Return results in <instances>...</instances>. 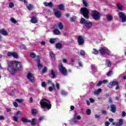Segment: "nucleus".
<instances>
[{"instance_id":"de8ad7c7","label":"nucleus","mask_w":126,"mask_h":126,"mask_svg":"<svg viewBox=\"0 0 126 126\" xmlns=\"http://www.w3.org/2000/svg\"><path fill=\"white\" fill-rule=\"evenodd\" d=\"M9 6L10 8H12V7H14V3L13 2H10L9 4Z\"/></svg>"},{"instance_id":"5701e85b","label":"nucleus","mask_w":126,"mask_h":126,"mask_svg":"<svg viewBox=\"0 0 126 126\" xmlns=\"http://www.w3.org/2000/svg\"><path fill=\"white\" fill-rule=\"evenodd\" d=\"M22 121L23 123H31V120H28L26 118H23L22 119Z\"/></svg>"},{"instance_id":"9b49d317","label":"nucleus","mask_w":126,"mask_h":126,"mask_svg":"<svg viewBox=\"0 0 126 126\" xmlns=\"http://www.w3.org/2000/svg\"><path fill=\"white\" fill-rule=\"evenodd\" d=\"M44 6H49V7H53V2H43Z\"/></svg>"},{"instance_id":"c03bdc74","label":"nucleus","mask_w":126,"mask_h":126,"mask_svg":"<svg viewBox=\"0 0 126 126\" xmlns=\"http://www.w3.org/2000/svg\"><path fill=\"white\" fill-rule=\"evenodd\" d=\"M16 116H17L18 118H20L21 117V111H19L17 112Z\"/></svg>"},{"instance_id":"6e6d98bb","label":"nucleus","mask_w":126,"mask_h":126,"mask_svg":"<svg viewBox=\"0 0 126 126\" xmlns=\"http://www.w3.org/2000/svg\"><path fill=\"white\" fill-rule=\"evenodd\" d=\"M101 114L103 115H107V111H106V110H101Z\"/></svg>"},{"instance_id":"aec40b11","label":"nucleus","mask_w":126,"mask_h":126,"mask_svg":"<svg viewBox=\"0 0 126 126\" xmlns=\"http://www.w3.org/2000/svg\"><path fill=\"white\" fill-rule=\"evenodd\" d=\"M101 92H102V89H98L97 90V91H95L94 92V94L95 95H99V93H101Z\"/></svg>"},{"instance_id":"69168bd1","label":"nucleus","mask_w":126,"mask_h":126,"mask_svg":"<svg viewBox=\"0 0 126 126\" xmlns=\"http://www.w3.org/2000/svg\"><path fill=\"white\" fill-rule=\"evenodd\" d=\"M37 112V110H36V109H32V114H36V113Z\"/></svg>"},{"instance_id":"dca6fc26","label":"nucleus","mask_w":126,"mask_h":126,"mask_svg":"<svg viewBox=\"0 0 126 126\" xmlns=\"http://www.w3.org/2000/svg\"><path fill=\"white\" fill-rule=\"evenodd\" d=\"M106 65H107V67H111L112 66V62L111 61L109 60H106Z\"/></svg>"},{"instance_id":"49530a36","label":"nucleus","mask_w":126,"mask_h":126,"mask_svg":"<svg viewBox=\"0 0 126 126\" xmlns=\"http://www.w3.org/2000/svg\"><path fill=\"white\" fill-rule=\"evenodd\" d=\"M16 102H18V103H22L23 102V99H16L15 100Z\"/></svg>"},{"instance_id":"4c0bfd02","label":"nucleus","mask_w":126,"mask_h":126,"mask_svg":"<svg viewBox=\"0 0 126 126\" xmlns=\"http://www.w3.org/2000/svg\"><path fill=\"white\" fill-rule=\"evenodd\" d=\"M48 70V68L47 67L45 66L44 68L42 70V73H46L47 72V70Z\"/></svg>"},{"instance_id":"09e8293b","label":"nucleus","mask_w":126,"mask_h":126,"mask_svg":"<svg viewBox=\"0 0 126 126\" xmlns=\"http://www.w3.org/2000/svg\"><path fill=\"white\" fill-rule=\"evenodd\" d=\"M87 115H91V110L90 109H88L86 111Z\"/></svg>"},{"instance_id":"bb28decb","label":"nucleus","mask_w":126,"mask_h":126,"mask_svg":"<svg viewBox=\"0 0 126 126\" xmlns=\"http://www.w3.org/2000/svg\"><path fill=\"white\" fill-rule=\"evenodd\" d=\"M107 20L109 21H111V20H113V16L111 15V14H108L106 16Z\"/></svg>"},{"instance_id":"b1692460","label":"nucleus","mask_w":126,"mask_h":126,"mask_svg":"<svg viewBox=\"0 0 126 126\" xmlns=\"http://www.w3.org/2000/svg\"><path fill=\"white\" fill-rule=\"evenodd\" d=\"M50 77H51V78H55V72H54V70H51V73L50 74Z\"/></svg>"},{"instance_id":"a19ab883","label":"nucleus","mask_w":126,"mask_h":126,"mask_svg":"<svg viewBox=\"0 0 126 126\" xmlns=\"http://www.w3.org/2000/svg\"><path fill=\"white\" fill-rule=\"evenodd\" d=\"M70 20L71 22H75V20H76V17L75 16L72 17L70 18Z\"/></svg>"},{"instance_id":"72a5a7b5","label":"nucleus","mask_w":126,"mask_h":126,"mask_svg":"<svg viewBox=\"0 0 126 126\" xmlns=\"http://www.w3.org/2000/svg\"><path fill=\"white\" fill-rule=\"evenodd\" d=\"M10 21L12 22V23H14V24H16V23H17V21H16V20L13 18L10 19Z\"/></svg>"},{"instance_id":"cd10ccee","label":"nucleus","mask_w":126,"mask_h":126,"mask_svg":"<svg viewBox=\"0 0 126 126\" xmlns=\"http://www.w3.org/2000/svg\"><path fill=\"white\" fill-rule=\"evenodd\" d=\"M31 22H32V23H34V24L37 23V19L36 18H32L31 19Z\"/></svg>"},{"instance_id":"37998d69","label":"nucleus","mask_w":126,"mask_h":126,"mask_svg":"<svg viewBox=\"0 0 126 126\" xmlns=\"http://www.w3.org/2000/svg\"><path fill=\"white\" fill-rule=\"evenodd\" d=\"M112 85L113 86H117V85H119V83L117 81H113L112 82Z\"/></svg>"},{"instance_id":"a211bd4d","label":"nucleus","mask_w":126,"mask_h":126,"mask_svg":"<svg viewBox=\"0 0 126 126\" xmlns=\"http://www.w3.org/2000/svg\"><path fill=\"white\" fill-rule=\"evenodd\" d=\"M56 49H62L63 48V45L61 43H57L55 45Z\"/></svg>"},{"instance_id":"c756f323","label":"nucleus","mask_w":126,"mask_h":126,"mask_svg":"<svg viewBox=\"0 0 126 126\" xmlns=\"http://www.w3.org/2000/svg\"><path fill=\"white\" fill-rule=\"evenodd\" d=\"M27 8H28L29 10H32V9L33 8V5L30 4L27 6Z\"/></svg>"},{"instance_id":"6e6552de","label":"nucleus","mask_w":126,"mask_h":126,"mask_svg":"<svg viewBox=\"0 0 126 126\" xmlns=\"http://www.w3.org/2000/svg\"><path fill=\"white\" fill-rule=\"evenodd\" d=\"M27 78L29 79L30 82L34 83L35 82V79L34 78V75L32 73H28L27 75Z\"/></svg>"},{"instance_id":"a18cd8bd","label":"nucleus","mask_w":126,"mask_h":126,"mask_svg":"<svg viewBox=\"0 0 126 126\" xmlns=\"http://www.w3.org/2000/svg\"><path fill=\"white\" fill-rule=\"evenodd\" d=\"M61 94H62V95H63V96H66V95H67V93H66L64 91H61Z\"/></svg>"},{"instance_id":"3c124183","label":"nucleus","mask_w":126,"mask_h":126,"mask_svg":"<svg viewBox=\"0 0 126 126\" xmlns=\"http://www.w3.org/2000/svg\"><path fill=\"white\" fill-rule=\"evenodd\" d=\"M113 83L112 82H110L108 84V86H107V87H108L109 88H112V87H113Z\"/></svg>"},{"instance_id":"f257e3e1","label":"nucleus","mask_w":126,"mask_h":126,"mask_svg":"<svg viewBox=\"0 0 126 126\" xmlns=\"http://www.w3.org/2000/svg\"><path fill=\"white\" fill-rule=\"evenodd\" d=\"M7 69L11 75H13L16 71L21 70L23 68L22 65L19 62L15 61H7Z\"/></svg>"},{"instance_id":"338daca9","label":"nucleus","mask_w":126,"mask_h":126,"mask_svg":"<svg viewBox=\"0 0 126 126\" xmlns=\"http://www.w3.org/2000/svg\"><path fill=\"white\" fill-rule=\"evenodd\" d=\"M110 126V122L106 121L105 123V126Z\"/></svg>"},{"instance_id":"2f4dec72","label":"nucleus","mask_w":126,"mask_h":126,"mask_svg":"<svg viewBox=\"0 0 126 126\" xmlns=\"http://www.w3.org/2000/svg\"><path fill=\"white\" fill-rule=\"evenodd\" d=\"M98 53V50H97L95 48H94L93 49L92 54H94V55H97Z\"/></svg>"},{"instance_id":"ea45409f","label":"nucleus","mask_w":126,"mask_h":126,"mask_svg":"<svg viewBox=\"0 0 126 126\" xmlns=\"http://www.w3.org/2000/svg\"><path fill=\"white\" fill-rule=\"evenodd\" d=\"M83 3L86 7H87L88 6V3H87V1L85 0H83Z\"/></svg>"},{"instance_id":"6ab92c4d","label":"nucleus","mask_w":126,"mask_h":126,"mask_svg":"<svg viewBox=\"0 0 126 126\" xmlns=\"http://www.w3.org/2000/svg\"><path fill=\"white\" fill-rule=\"evenodd\" d=\"M50 55L51 57L52 61H55V60H56V56L55 55V54H54V52H50Z\"/></svg>"},{"instance_id":"423d86ee","label":"nucleus","mask_w":126,"mask_h":126,"mask_svg":"<svg viewBox=\"0 0 126 126\" xmlns=\"http://www.w3.org/2000/svg\"><path fill=\"white\" fill-rule=\"evenodd\" d=\"M118 16H119V18L122 20L123 23L126 22V15L125 13L122 12H119L118 13Z\"/></svg>"},{"instance_id":"c9c22d12","label":"nucleus","mask_w":126,"mask_h":126,"mask_svg":"<svg viewBox=\"0 0 126 126\" xmlns=\"http://www.w3.org/2000/svg\"><path fill=\"white\" fill-rule=\"evenodd\" d=\"M12 57L15 58V59H18V55L16 52H13Z\"/></svg>"},{"instance_id":"ddd939ff","label":"nucleus","mask_w":126,"mask_h":126,"mask_svg":"<svg viewBox=\"0 0 126 126\" xmlns=\"http://www.w3.org/2000/svg\"><path fill=\"white\" fill-rule=\"evenodd\" d=\"M110 111L112 112V113H116V105H114V104H112L110 106Z\"/></svg>"},{"instance_id":"13d9d810","label":"nucleus","mask_w":126,"mask_h":126,"mask_svg":"<svg viewBox=\"0 0 126 126\" xmlns=\"http://www.w3.org/2000/svg\"><path fill=\"white\" fill-rule=\"evenodd\" d=\"M102 84L103 83H102V81H99V83L97 84L96 86L97 87H100V86H101Z\"/></svg>"},{"instance_id":"473e14b6","label":"nucleus","mask_w":126,"mask_h":126,"mask_svg":"<svg viewBox=\"0 0 126 126\" xmlns=\"http://www.w3.org/2000/svg\"><path fill=\"white\" fill-rule=\"evenodd\" d=\"M124 125V120L122 119L119 120V125L118 126H123Z\"/></svg>"},{"instance_id":"f03ea898","label":"nucleus","mask_w":126,"mask_h":126,"mask_svg":"<svg viewBox=\"0 0 126 126\" xmlns=\"http://www.w3.org/2000/svg\"><path fill=\"white\" fill-rule=\"evenodd\" d=\"M41 108L46 109V110H44V112L46 111H49L52 108V104L51 102L49 100L46 99H42L40 100L39 103Z\"/></svg>"},{"instance_id":"20e7f679","label":"nucleus","mask_w":126,"mask_h":126,"mask_svg":"<svg viewBox=\"0 0 126 126\" xmlns=\"http://www.w3.org/2000/svg\"><path fill=\"white\" fill-rule=\"evenodd\" d=\"M58 67L59 71H60L63 75H64V76L67 75V70L66 67L63 65L62 63H61Z\"/></svg>"},{"instance_id":"2eb2a0df","label":"nucleus","mask_w":126,"mask_h":126,"mask_svg":"<svg viewBox=\"0 0 126 126\" xmlns=\"http://www.w3.org/2000/svg\"><path fill=\"white\" fill-rule=\"evenodd\" d=\"M0 33L2 35H4V36H7V35H8L7 32H6V31L4 30L3 29L0 30Z\"/></svg>"},{"instance_id":"7ed1b4c3","label":"nucleus","mask_w":126,"mask_h":126,"mask_svg":"<svg viewBox=\"0 0 126 126\" xmlns=\"http://www.w3.org/2000/svg\"><path fill=\"white\" fill-rule=\"evenodd\" d=\"M80 12L83 16L86 19H89V10L86 7H82L80 9Z\"/></svg>"},{"instance_id":"4be33fe9","label":"nucleus","mask_w":126,"mask_h":126,"mask_svg":"<svg viewBox=\"0 0 126 126\" xmlns=\"http://www.w3.org/2000/svg\"><path fill=\"white\" fill-rule=\"evenodd\" d=\"M87 20H85V19L82 18L80 20V24H84V25H85L86 24V23L87 22Z\"/></svg>"},{"instance_id":"1a4fd4ad","label":"nucleus","mask_w":126,"mask_h":126,"mask_svg":"<svg viewBox=\"0 0 126 126\" xmlns=\"http://www.w3.org/2000/svg\"><path fill=\"white\" fill-rule=\"evenodd\" d=\"M99 52L101 55H105L106 54V52H108V48L100 47Z\"/></svg>"},{"instance_id":"8fccbe9b","label":"nucleus","mask_w":126,"mask_h":126,"mask_svg":"<svg viewBox=\"0 0 126 126\" xmlns=\"http://www.w3.org/2000/svg\"><path fill=\"white\" fill-rule=\"evenodd\" d=\"M80 54L81 56H85V52L84 51V50H81Z\"/></svg>"},{"instance_id":"0eeeda50","label":"nucleus","mask_w":126,"mask_h":126,"mask_svg":"<svg viewBox=\"0 0 126 126\" xmlns=\"http://www.w3.org/2000/svg\"><path fill=\"white\" fill-rule=\"evenodd\" d=\"M77 41H78V44L79 46H81V45H83V44H84V42H85L84 37L82 35L78 36Z\"/></svg>"},{"instance_id":"603ef678","label":"nucleus","mask_w":126,"mask_h":126,"mask_svg":"<svg viewBox=\"0 0 126 126\" xmlns=\"http://www.w3.org/2000/svg\"><path fill=\"white\" fill-rule=\"evenodd\" d=\"M94 117L95 119H98V120H100V119H101V117L100 116V115L97 114H95L94 115Z\"/></svg>"},{"instance_id":"f3484780","label":"nucleus","mask_w":126,"mask_h":126,"mask_svg":"<svg viewBox=\"0 0 126 126\" xmlns=\"http://www.w3.org/2000/svg\"><path fill=\"white\" fill-rule=\"evenodd\" d=\"M53 33L54 35H60L61 34V32L58 29H55L53 31Z\"/></svg>"},{"instance_id":"f704fd0d","label":"nucleus","mask_w":126,"mask_h":126,"mask_svg":"<svg viewBox=\"0 0 126 126\" xmlns=\"http://www.w3.org/2000/svg\"><path fill=\"white\" fill-rule=\"evenodd\" d=\"M77 61H78V63L79 64V66L82 67L83 66V64L82 63V62H81V61H80L79 59H78Z\"/></svg>"},{"instance_id":"4468645a","label":"nucleus","mask_w":126,"mask_h":126,"mask_svg":"<svg viewBox=\"0 0 126 126\" xmlns=\"http://www.w3.org/2000/svg\"><path fill=\"white\" fill-rule=\"evenodd\" d=\"M70 124L71 125H76V124H78V122L77 121V120H76V118H73L71 120Z\"/></svg>"},{"instance_id":"58836bf2","label":"nucleus","mask_w":126,"mask_h":126,"mask_svg":"<svg viewBox=\"0 0 126 126\" xmlns=\"http://www.w3.org/2000/svg\"><path fill=\"white\" fill-rule=\"evenodd\" d=\"M31 58H32L33 59H34V58H35V57H36V54H35L34 53V52H32L30 53V55Z\"/></svg>"},{"instance_id":"864d4df0","label":"nucleus","mask_w":126,"mask_h":126,"mask_svg":"<svg viewBox=\"0 0 126 126\" xmlns=\"http://www.w3.org/2000/svg\"><path fill=\"white\" fill-rule=\"evenodd\" d=\"M13 118L14 122L18 123V119L17 118V117H16V116H14Z\"/></svg>"},{"instance_id":"774afa93","label":"nucleus","mask_w":126,"mask_h":126,"mask_svg":"<svg viewBox=\"0 0 126 126\" xmlns=\"http://www.w3.org/2000/svg\"><path fill=\"white\" fill-rule=\"evenodd\" d=\"M122 117H126V112L123 111V112H122Z\"/></svg>"},{"instance_id":"9d476101","label":"nucleus","mask_w":126,"mask_h":126,"mask_svg":"<svg viewBox=\"0 0 126 126\" xmlns=\"http://www.w3.org/2000/svg\"><path fill=\"white\" fill-rule=\"evenodd\" d=\"M85 26H86V28L90 29V28H92V26H93V24H92V22H90V21H88L86 23Z\"/></svg>"},{"instance_id":"e433bc0d","label":"nucleus","mask_w":126,"mask_h":126,"mask_svg":"<svg viewBox=\"0 0 126 126\" xmlns=\"http://www.w3.org/2000/svg\"><path fill=\"white\" fill-rule=\"evenodd\" d=\"M35 121H36V120L35 119H32V121H31L32 126H35L36 125Z\"/></svg>"},{"instance_id":"c85d7f7f","label":"nucleus","mask_w":126,"mask_h":126,"mask_svg":"<svg viewBox=\"0 0 126 126\" xmlns=\"http://www.w3.org/2000/svg\"><path fill=\"white\" fill-rule=\"evenodd\" d=\"M49 42L51 43V44H54L57 42V38H51L50 39Z\"/></svg>"},{"instance_id":"4d7b16f0","label":"nucleus","mask_w":126,"mask_h":126,"mask_svg":"<svg viewBox=\"0 0 126 126\" xmlns=\"http://www.w3.org/2000/svg\"><path fill=\"white\" fill-rule=\"evenodd\" d=\"M37 67L39 68V69H41V68H43V65L42 64H37Z\"/></svg>"},{"instance_id":"f8f14e48","label":"nucleus","mask_w":126,"mask_h":126,"mask_svg":"<svg viewBox=\"0 0 126 126\" xmlns=\"http://www.w3.org/2000/svg\"><path fill=\"white\" fill-rule=\"evenodd\" d=\"M55 15L56 17H61L62 14L61 11L56 10L54 11Z\"/></svg>"},{"instance_id":"412c9836","label":"nucleus","mask_w":126,"mask_h":126,"mask_svg":"<svg viewBox=\"0 0 126 126\" xmlns=\"http://www.w3.org/2000/svg\"><path fill=\"white\" fill-rule=\"evenodd\" d=\"M117 6L118 9H119V10H121V11L123 10L124 7L122 5V4H121L120 3H118L117 4Z\"/></svg>"},{"instance_id":"39448f33","label":"nucleus","mask_w":126,"mask_h":126,"mask_svg":"<svg viewBox=\"0 0 126 126\" xmlns=\"http://www.w3.org/2000/svg\"><path fill=\"white\" fill-rule=\"evenodd\" d=\"M100 14L97 10H93L92 11V17L94 20H99L100 17Z\"/></svg>"},{"instance_id":"680f3d73","label":"nucleus","mask_w":126,"mask_h":126,"mask_svg":"<svg viewBox=\"0 0 126 126\" xmlns=\"http://www.w3.org/2000/svg\"><path fill=\"white\" fill-rule=\"evenodd\" d=\"M45 119V117L44 116H41L39 118V122H41V121H43Z\"/></svg>"},{"instance_id":"5fc2aeb1","label":"nucleus","mask_w":126,"mask_h":126,"mask_svg":"<svg viewBox=\"0 0 126 126\" xmlns=\"http://www.w3.org/2000/svg\"><path fill=\"white\" fill-rule=\"evenodd\" d=\"M112 74H113V72L112 71H109L107 73V76H111V75H112Z\"/></svg>"},{"instance_id":"052dcab7","label":"nucleus","mask_w":126,"mask_h":126,"mask_svg":"<svg viewBox=\"0 0 126 126\" xmlns=\"http://www.w3.org/2000/svg\"><path fill=\"white\" fill-rule=\"evenodd\" d=\"M13 104L14 105V107H15V108H17L18 107V104H17L16 102H14Z\"/></svg>"},{"instance_id":"bf43d9fd","label":"nucleus","mask_w":126,"mask_h":126,"mask_svg":"<svg viewBox=\"0 0 126 126\" xmlns=\"http://www.w3.org/2000/svg\"><path fill=\"white\" fill-rule=\"evenodd\" d=\"M91 68L92 70H95L96 69V66H95L94 64H92Z\"/></svg>"},{"instance_id":"79ce46f5","label":"nucleus","mask_w":126,"mask_h":126,"mask_svg":"<svg viewBox=\"0 0 126 126\" xmlns=\"http://www.w3.org/2000/svg\"><path fill=\"white\" fill-rule=\"evenodd\" d=\"M20 49L21 50H25L26 49V46L23 44H22L20 46Z\"/></svg>"},{"instance_id":"393cba45","label":"nucleus","mask_w":126,"mask_h":126,"mask_svg":"<svg viewBox=\"0 0 126 126\" xmlns=\"http://www.w3.org/2000/svg\"><path fill=\"white\" fill-rule=\"evenodd\" d=\"M58 7L60 10H63L64 9V6L63 4H60L58 5Z\"/></svg>"},{"instance_id":"e2e57ef3","label":"nucleus","mask_w":126,"mask_h":126,"mask_svg":"<svg viewBox=\"0 0 126 126\" xmlns=\"http://www.w3.org/2000/svg\"><path fill=\"white\" fill-rule=\"evenodd\" d=\"M54 87H49V91H50L51 92H52V91H53V90H54Z\"/></svg>"},{"instance_id":"7c9ffc66","label":"nucleus","mask_w":126,"mask_h":126,"mask_svg":"<svg viewBox=\"0 0 126 126\" xmlns=\"http://www.w3.org/2000/svg\"><path fill=\"white\" fill-rule=\"evenodd\" d=\"M47 83H48V85H52V87H53V89H55V84L52 83V81L48 80Z\"/></svg>"},{"instance_id":"0e129e2a","label":"nucleus","mask_w":126,"mask_h":126,"mask_svg":"<svg viewBox=\"0 0 126 126\" xmlns=\"http://www.w3.org/2000/svg\"><path fill=\"white\" fill-rule=\"evenodd\" d=\"M41 86H42V87H46V82H43L41 83Z\"/></svg>"},{"instance_id":"a878e982","label":"nucleus","mask_w":126,"mask_h":126,"mask_svg":"<svg viewBox=\"0 0 126 126\" xmlns=\"http://www.w3.org/2000/svg\"><path fill=\"white\" fill-rule=\"evenodd\" d=\"M58 27L60 30H63V25L62 23V22H60L59 23Z\"/></svg>"}]
</instances>
